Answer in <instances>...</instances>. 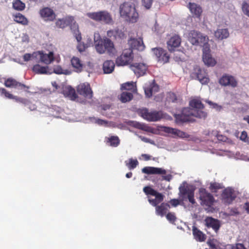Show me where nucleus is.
Here are the masks:
<instances>
[{
	"instance_id": "nucleus-1",
	"label": "nucleus",
	"mask_w": 249,
	"mask_h": 249,
	"mask_svg": "<svg viewBox=\"0 0 249 249\" xmlns=\"http://www.w3.org/2000/svg\"><path fill=\"white\" fill-rule=\"evenodd\" d=\"M190 106L192 108H184L181 114L176 116V119L181 122L191 121V117L194 116L200 119H205L207 113L201 109L204 108V105L199 99H194L190 101Z\"/></svg>"
},
{
	"instance_id": "nucleus-2",
	"label": "nucleus",
	"mask_w": 249,
	"mask_h": 249,
	"mask_svg": "<svg viewBox=\"0 0 249 249\" xmlns=\"http://www.w3.org/2000/svg\"><path fill=\"white\" fill-rule=\"evenodd\" d=\"M120 14L122 17L132 23H135L139 18V14L134 6L128 2H124L120 6Z\"/></svg>"
},
{
	"instance_id": "nucleus-3",
	"label": "nucleus",
	"mask_w": 249,
	"mask_h": 249,
	"mask_svg": "<svg viewBox=\"0 0 249 249\" xmlns=\"http://www.w3.org/2000/svg\"><path fill=\"white\" fill-rule=\"evenodd\" d=\"M94 46L97 52L103 53L106 51H109V39L106 37L102 39L99 33L94 35Z\"/></svg>"
},
{
	"instance_id": "nucleus-4",
	"label": "nucleus",
	"mask_w": 249,
	"mask_h": 249,
	"mask_svg": "<svg viewBox=\"0 0 249 249\" xmlns=\"http://www.w3.org/2000/svg\"><path fill=\"white\" fill-rule=\"evenodd\" d=\"M208 37L204 36L195 30L191 31L188 35V40L193 45H198L199 44H204L205 46H207Z\"/></svg>"
},
{
	"instance_id": "nucleus-5",
	"label": "nucleus",
	"mask_w": 249,
	"mask_h": 249,
	"mask_svg": "<svg viewBox=\"0 0 249 249\" xmlns=\"http://www.w3.org/2000/svg\"><path fill=\"white\" fill-rule=\"evenodd\" d=\"M139 114L145 120L150 122H156L163 117L161 111H149L147 108H142L139 110Z\"/></svg>"
},
{
	"instance_id": "nucleus-6",
	"label": "nucleus",
	"mask_w": 249,
	"mask_h": 249,
	"mask_svg": "<svg viewBox=\"0 0 249 249\" xmlns=\"http://www.w3.org/2000/svg\"><path fill=\"white\" fill-rule=\"evenodd\" d=\"M143 191L146 195L155 196V199H148V201L153 206H156L163 201L164 196L157 191L155 190L150 186H145L143 188Z\"/></svg>"
},
{
	"instance_id": "nucleus-7",
	"label": "nucleus",
	"mask_w": 249,
	"mask_h": 249,
	"mask_svg": "<svg viewBox=\"0 0 249 249\" xmlns=\"http://www.w3.org/2000/svg\"><path fill=\"white\" fill-rule=\"evenodd\" d=\"M195 190V188L193 186H181L179 187V195L182 199L187 198L191 203L194 204L196 203L194 198Z\"/></svg>"
},
{
	"instance_id": "nucleus-8",
	"label": "nucleus",
	"mask_w": 249,
	"mask_h": 249,
	"mask_svg": "<svg viewBox=\"0 0 249 249\" xmlns=\"http://www.w3.org/2000/svg\"><path fill=\"white\" fill-rule=\"evenodd\" d=\"M199 198L201 201L200 204L201 205L209 207L213 205L215 201L213 195L208 192L206 189L204 188H199Z\"/></svg>"
},
{
	"instance_id": "nucleus-9",
	"label": "nucleus",
	"mask_w": 249,
	"mask_h": 249,
	"mask_svg": "<svg viewBox=\"0 0 249 249\" xmlns=\"http://www.w3.org/2000/svg\"><path fill=\"white\" fill-rule=\"evenodd\" d=\"M133 59V50L131 48L126 49L123 51L122 54L116 59V63L118 66H124L130 64Z\"/></svg>"
},
{
	"instance_id": "nucleus-10",
	"label": "nucleus",
	"mask_w": 249,
	"mask_h": 249,
	"mask_svg": "<svg viewBox=\"0 0 249 249\" xmlns=\"http://www.w3.org/2000/svg\"><path fill=\"white\" fill-rule=\"evenodd\" d=\"M191 77L192 79H197L202 85L207 84L210 81L207 73L198 66L194 68Z\"/></svg>"
},
{
	"instance_id": "nucleus-11",
	"label": "nucleus",
	"mask_w": 249,
	"mask_h": 249,
	"mask_svg": "<svg viewBox=\"0 0 249 249\" xmlns=\"http://www.w3.org/2000/svg\"><path fill=\"white\" fill-rule=\"evenodd\" d=\"M130 69L138 77L144 75L148 70V65L143 62H133L130 64Z\"/></svg>"
},
{
	"instance_id": "nucleus-12",
	"label": "nucleus",
	"mask_w": 249,
	"mask_h": 249,
	"mask_svg": "<svg viewBox=\"0 0 249 249\" xmlns=\"http://www.w3.org/2000/svg\"><path fill=\"white\" fill-rule=\"evenodd\" d=\"M87 15L90 19L97 22L107 23L109 21V13L106 11L88 13Z\"/></svg>"
},
{
	"instance_id": "nucleus-13",
	"label": "nucleus",
	"mask_w": 249,
	"mask_h": 249,
	"mask_svg": "<svg viewBox=\"0 0 249 249\" xmlns=\"http://www.w3.org/2000/svg\"><path fill=\"white\" fill-rule=\"evenodd\" d=\"M4 85L9 88H14L18 90L25 91L29 92L28 89L30 88L29 86L17 81L13 78H9L5 80Z\"/></svg>"
},
{
	"instance_id": "nucleus-14",
	"label": "nucleus",
	"mask_w": 249,
	"mask_h": 249,
	"mask_svg": "<svg viewBox=\"0 0 249 249\" xmlns=\"http://www.w3.org/2000/svg\"><path fill=\"white\" fill-rule=\"evenodd\" d=\"M181 43L180 36L178 35H174L167 41V47L168 51L171 53L176 51V49L180 46Z\"/></svg>"
},
{
	"instance_id": "nucleus-15",
	"label": "nucleus",
	"mask_w": 249,
	"mask_h": 249,
	"mask_svg": "<svg viewBox=\"0 0 249 249\" xmlns=\"http://www.w3.org/2000/svg\"><path fill=\"white\" fill-rule=\"evenodd\" d=\"M77 93L89 99H91L93 96V92L90 86L88 83H82L79 84L77 87Z\"/></svg>"
},
{
	"instance_id": "nucleus-16",
	"label": "nucleus",
	"mask_w": 249,
	"mask_h": 249,
	"mask_svg": "<svg viewBox=\"0 0 249 249\" xmlns=\"http://www.w3.org/2000/svg\"><path fill=\"white\" fill-rule=\"evenodd\" d=\"M152 50L159 62L163 64L169 62L170 56L165 50L161 48H155Z\"/></svg>"
},
{
	"instance_id": "nucleus-17",
	"label": "nucleus",
	"mask_w": 249,
	"mask_h": 249,
	"mask_svg": "<svg viewBox=\"0 0 249 249\" xmlns=\"http://www.w3.org/2000/svg\"><path fill=\"white\" fill-rule=\"evenodd\" d=\"M35 56H38L39 61L46 65L51 64L54 60V53L53 52H50L48 54H47L44 53L43 51H38L36 52Z\"/></svg>"
},
{
	"instance_id": "nucleus-18",
	"label": "nucleus",
	"mask_w": 249,
	"mask_h": 249,
	"mask_svg": "<svg viewBox=\"0 0 249 249\" xmlns=\"http://www.w3.org/2000/svg\"><path fill=\"white\" fill-rule=\"evenodd\" d=\"M202 59L205 64L208 66L213 67L216 63V60L212 57L210 48L206 45L203 48Z\"/></svg>"
},
{
	"instance_id": "nucleus-19",
	"label": "nucleus",
	"mask_w": 249,
	"mask_h": 249,
	"mask_svg": "<svg viewBox=\"0 0 249 249\" xmlns=\"http://www.w3.org/2000/svg\"><path fill=\"white\" fill-rule=\"evenodd\" d=\"M41 17L46 21H52L56 18V15L53 9L49 7H44L39 11Z\"/></svg>"
},
{
	"instance_id": "nucleus-20",
	"label": "nucleus",
	"mask_w": 249,
	"mask_h": 249,
	"mask_svg": "<svg viewBox=\"0 0 249 249\" xmlns=\"http://www.w3.org/2000/svg\"><path fill=\"white\" fill-rule=\"evenodd\" d=\"M219 84L223 86H230L235 88L237 86V81L235 78L229 75H223L219 80Z\"/></svg>"
},
{
	"instance_id": "nucleus-21",
	"label": "nucleus",
	"mask_w": 249,
	"mask_h": 249,
	"mask_svg": "<svg viewBox=\"0 0 249 249\" xmlns=\"http://www.w3.org/2000/svg\"><path fill=\"white\" fill-rule=\"evenodd\" d=\"M221 196L222 200L227 204H231L236 197L233 190L230 188H226L223 191Z\"/></svg>"
},
{
	"instance_id": "nucleus-22",
	"label": "nucleus",
	"mask_w": 249,
	"mask_h": 249,
	"mask_svg": "<svg viewBox=\"0 0 249 249\" xmlns=\"http://www.w3.org/2000/svg\"><path fill=\"white\" fill-rule=\"evenodd\" d=\"M128 44L130 46L131 49H136L138 51H142L145 48L142 39L139 37L138 39L135 38H131L128 41Z\"/></svg>"
},
{
	"instance_id": "nucleus-23",
	"label": "nucleus",
	"mask_w": 249,
	"mask_h": 249,
	"mask_svg": "<svg viewBox=\"0 0 249 249\" xmlns=\"http://www.w3.org/2000/svg\"><path fill=\"white\" fill-rule=\"evenodd\" d=\"M142 172L148 175H165L166 171L162 168L151 166L144 167L142 169Z\"/></svg>"
},
{
	"instance_id": "nucleus-24",
	"label": "nucleus",
	"mask_w": 249,
	"mask_h": 249,
	"mask_svg": "<svg viewBox=\"0 0 249 249\" xmlns=\"http://www.w3.org/2000/svg\"><path fill=\"white\" fill-rule=\"evenodd\" d=\"M74 20L72 16H66L62 18H59L56 20L55 25L59 28H64L70 25Z\"/></svg>"
},
{
	"instance_id": "nucleus-25",
	"label": "nucleus",
	"mask_w": 249,
	"mask_h": 249,
	"mask_svg": "<svg viewBox=\"0 0 249 249\" xmlns=\"http://www.w3.org/2000/svg\"><path fill=\"white\" fill-rule=\"evenodd\" d=\"M188 7L194 16L198 18L200 17L202 13V9L200 5L195 3L190 2Z\"/></svg>"
},
{
	"instance_id": "nucleus-26",
	"label": "nucleus",
	"mask_w": 249,
	"mask_h": 249,
	"mask_svg": "<svg viewBox=\"0 0 249 249\" xmlns=\"http://www.w3.org/2000/svg\"><path fill=\"white\" fill-rule=\"evenodd\" d=\"M205 225L208 228H213L215 232H217L220 228L219 220L212 217H207L205 220Z\"/></svg>"
},
{
	"instance_id": "nucleus-27",
	"label": "nucleus",
	"mask_w": 249,
	"mask_h": 249,
	"mask_svg": "<svg viewBox=\"0 0 249 249\" xmlns=\"http://www.w3.org/2000/svg\"><path fill=\"white\" fill-rule=\"evenodd\" d=\"M71 62L74 71L81 72L83 71L84 64L79 58L74 56L71 58Z\"/></svg>"
},
{
	"instance_id": "nucleus-28",
	"label": "nucleus",
	"mask_w": 249,
	"mask_h": 249,
	"mask_svg": "<svg viewBox=\"0 0 249 249\" xmlns=\"http://www.w3.org/2000/svg\"><path fill=\"white\" fill-rule=\"evenodd\" d=\"M63 93L66 97H68L71 100H75L77 97L74 89L71 86L65 87L63 90Z\"/></svg>"
},
{
	"instance_id": "nucleus-29",
	"label": "nucleus",
	"mask_w": 249,
	"mask_h": 249,
	"mask_svg": "<svg viewBox=\"0 0 249 249\" xmlns=\"http://www.w3.org/2000/svg\"><path fill=\"white\" fill-rule=\"evenodd\" d=\"M193 234L194 238L197 241L203 242L206 239V235L195 226H193Z\"/></svg>"
},
{
	"instance_id": "nucleus-30",
	"label": "nucleus",
	"mask_w": 249,
	"mask_h": 249,
	"mask_svg": "<svg viewBox=\"0 0 249 249\" xmlns=\"http://www.w3.org/2000/svg\"><path fill=\"white\" fill-rule=\"evenodd\" d=\"M155 207L156 214L162 217L166 213L170 205L167 203H161L160 205H157Z\"/></svg>"
},
{
	"instance_id": "nucleus-31",
	"label": "nucleus",
	"mask_w": 249,
	"mask_h": 249,
	"mask_svg": "<svg viewBox=\"0 0 249 249\" xmlns=\"http://www.w3.org/2000/svg\"><path fill=\"white\" fill-rule=\"evenodd\" d=\"M215 37L220 40L227 38L229 33L227 29H218L214 33Z\"/></svg>"
},
{
	"instance_id": "nucleus-32",
	"label": "nucleus",
	"mask_w": 249,
	"mask_h": 249,
	"mask_svg": "<svg viewBox=\"0 0 249 249\" xmlns=\"http://www.w3.org/2000/svg\"><path fill=\"white\" fill-rule=\"evenodd\" d=\"M124 32L118 29L114 30H110V37H113L115 39H122L124 37Z\"/></svg>"
},
{
	"instance_id": "nucleus-33",
	"label": "nucleus",
	"mask_w": 249,
	"mask_h": 249,
	"mask_svg": "<svg viewBox=\"0 0 249 249\" xmlns=\"http://www.w3.org/2000/svg\"><path fill=\"white\" fill-rule=\"evenodd\" d=\"M48 69V66H42L39 64L35 65L32 68L33 71L37 74H47Z\"/></svg>"
},
{
	"instance_id": "nucleus-34",
	"label": "nucleus",
	"mask_w": 249,
	"mask_h": 249,
	"mask_svg": "<svg viewBox=\"0 0 249 249\" xmlns=\"http://www.w3.org/2000/svg\"><path fill=\"white\" fill-rule=\"evenodd\" d=\"M14 20L24 25H27L28 23V19L23 15L20 13L17 14L14 16Z\"/></svg>"
},
{
	"instance_id": "nucleus-35",
	"label": "nucleus",
	"mask_w": 249,
	"mask_h": 249,
	"mask_svg": "<svg viewBox=\"0 0 249 249\" xmlns=\"http://www.w3.org/2000/svg\"><path fill=\"white\" fill-rule=\"evenodd\" d=\"M224 188L223 183L216 182H212L210 183L209 189L213 193H216L219 189Z\"/></svg>"
},
{
	"instance_id": "nucleus-36",
	"label": "nucleus",
	"mask_w": 249,
	"mask_h": 249,
	"mask_svg": "<svg viewBox=\"0 0 249 249\" xmlns=\"http://www.w3.org/2000/svg\"><path fill=\"white\" fill-rule=\"evenodd\" d=\"M133 97V94L131 92H123L120 96V100L122 103H126L131 101Z\"/></svg>"
},
{
	"instance_id": "nucleus-37",
	"label": "nucleus",
	"mask_w": 249,
	"mask_h": 249,
	"mask_svg": "<svg viewBox=\"0 0 249 249\" xmlns=\"http://www.w3.org/2000/svg\"><path fill=\"white\" fill-rule=\"evenodd\" d=\"M121 89L134 91L136 89V86L134 85V83L132 82H126L123 84L121 85Z\"/></svg>"
},
{
	"instance_id": "nucleus-38",
	"label": "nucleus",
	"mask_w": 249,
	"mask_h": 249,
	"mask_svg": "<svg viewBox=\"0 0 249 249\" xmlns=\"http://www.w3.org/2000/svg\"><path fill=\"white\" fill-rule=\"evenodd\" d=\"M166 100L168 102L178 103L179 98L172 92H169L167 94Z\"/></svg>"
},
{
	"instance_id": "nucleus-39",
	"label": "nucleus",
	"mask_w": 249,
	"mask_h": 249,
	"mask_svg": "<svg viewBox=\"0 0 249 249\" xmlns=\"http://www.w3.org/2000/svg\"><path fill=\"white\" fill-rule=\"evenodd\" d=\"M176 129L168 126H161L160 128L161 131L170 134L173 138L175 135Z\"/></svg>"
},
{
	"instance_id": "nucleus-40",
	"label": "nucleus",
	"mask_w": 249,
	"mask_h": 249,
	"mask_svg": "<svg viewBox=\"0 0 249 249\" xmlns=\"http://www.w3.org/2000/svg\"><path fill=\"white\" fill-rule=\"evenodd\" d=\"M13 6L16 10L22 11L25 8V5L20 0H15L13 3Z\"/></svg>"
},
{
	"instance_id": "nucleus-41",
	"label": "nucleus",
	"mask_w": 249,
	"mask_h": 249,
	"mask_svg": "<svg viewBox=\"0 0 249 249\" xmlns=\"http://www.w3.org/2000/svg\"><path fill=\"white\" fill-rule=\"evenodd\" d=\"M125 165L127 166L129 170L135 168L139 164L138 161L135 159L134 160L132 158L129 159V162L126 161L125 162Z\"/></svg>"
},
{
	"instance_id": "nucleus-42",
	"label": "nucleus",
	"mask_w": 249,
	"mask_h": 249,
	"mask_svg": "<svg viewBox=\"0 0 249 249\" xmlns=\"http://www.w3.org/2000/svg\"><path fill=\"white\" fill-rule=\"evenodd\" d=\"M175 53L174 54V59L176 61H183L184 59V53L182 51L176 50L175 51Z\"/></svg>"
},
{
	"instance_id": "nucleus-43",
	"label": "nucleus",
	"mask_w": 249,
	"mask_h": 249,
	"mask_svg": "<svg viewBox=\"0 0 249 249\" xmlns=\"http://www.w3.org/2000/svg\"><path fill=\"white\" fill-rule=\"evenodd\" d=\"M120 143V140L118 136H112L110 137V146L117 147Z\"/></svg>"
},
{
	"instance_id": "nucleus-44",
	"label": "nucleus",
	"mask_w": 249,
	"mask_h": 249,
	"mask_svg": "<svg viewBox=\"0 0 249 249\" xmlns=\"http://www.w3.org/2000/svg\"><path fill=\"white\" fill-rule=\"evenodd\" d=\"M0 92L1 95H4V96L10 99H13L15 96L13 94H11L9 92H8L6 89L2 88H0Z\"/></svg>"
},
{
	"instance_id": "nucleus-45",
	"label": "nucleus",
	"mask_w": 249,
	"mask_h": 249,
	"mask_svg": "<svg viewBox=\"0 0 249 249\" xmlns=\"http://www.w3.org/2000/svg\"><path fill=\"white\" fill-rule=\"evenodd\" d=\"M144 92L146 96L148 98L151 97L152 96L153 94H154L153 89H152L151 83L149 84V85L144 88Z\"/></svg>"
},
{
	"instance_id": "nucleus-46",
	"label": "nucleus",
	"mask_w": 249,
	"mask_h": 249,
	"mask_svg": "<svg viewBox=\"0 0 249 249\" xmlns=\"http://www.w3.org/2000/svg\"><path fill=\"white\" fill-rule=\"evenodd\" d=\"M16 102L22 103L24 105H28L30 103V101L27 99L18 97V96H15L14 99Z\"/></svg>"
},
{
	"instance_id": "nucleus-47",
	"label": "nucleus",
	"mask_w": 249,
	"mask_h": 249,
	"mask_svg": "<svg viewBox=\"0 0 249 249\" xmlns=\"http://www.w3.org/2000/svg\"><path fill=\"white\" fill-rule=\"evenodd\" d=\"M242 10L244 13L249 17V1H245L242 4Z\"/></svg>"
},
{
	"instance_id": "nucleus-48",
	"label": "nucleus",
	"mask_w": 249,
	"mask_h": 249,
	"mask_svg": "<svg viewBox=\"0 0 249 249\" xmlns=\"http://www.w3.org/2000/svg\"><path fill=\"white\" fill-rule=\"evenodd\" d=\"M153 0H142V5L147 9H149L152 5Z\"/></svg>"
},
{
	"instance_id": "nucleus-49",
	"label": "nucleus",
	"mask_w": 249,
	"mask_h": 249,
	"mask_svg": "<svg viewBox=\"0 0 249 249\" xmlns=\"http://www.w3.org/2000/svg\"><path fill=\"white\" fill-rule=\"evenodd\" d=\"M73 34L76 39L77 42H80L82 40L81 34L78 30V28L73 30Z\"/></svg>"
},
{
	"instance_id": "nucleus-50",
	"label": "nucleus",
	"mask_w": 249,
	"mask_h": 249,
	"mask_svg": "<svg viewBox=\"0 0 249 249\" xmlns=\"http://www.w3.org/2000/svg\"><path fill=\"white\" fill-rule=\"evenodd\" d=\"M166 217L168 220L172 223H174L176 220V216L174 213H169L166 214Z\"/></svg>"
},
{
	"instance_id": "nucleus-51",
	"label": "nucleus",
	"mask_w": 249,
	"mask_h": 249,
	"mask_svg": "<svg viewBox=\"0 0 249 249\" xmlns=\"http://www.w3.org/2000/svg\"><path fill=\"white\" fill-rule=\"evenodd\" d=\"M36 55V52H35L32 54H30V53H25L23 55L24 61H26V62L28 61L31 59V58L32 57H36L35 56Z\"/></svg>"
},
{
	"instance_id": "nucleus-52",
	"label": "nucleus",
	"mask_w": 249,
	"mask_h": 249,
	"mask_svg": "<svg viewBox=\"0 0 249 249\" xmlns=\"http://www.w3.org/2000/svg\"><path fill=\"white\" fill-rule=\"evenodd\" d=\"M78 44L77 46V49L80 52H83L85 51L86 48L85 44L81 41L78 42Z\"/></svg>"
},
{
	"instance_id": "nucleus-53",
	"label": "nucleus",
	"mask_w": 249,
	"mask_h": 249,
	"mask_svg": "<svg viewBox=\"0 0 249 249\" xmlns=\"http://www.w3.org/2000/svg\"><path fill=\"white\" fill-rule=\"evenodd\" d=\"M103 69L104 73H109V60H107L104 63Z\"/></svg>"
},
{
	"instance_id": "nucleus-54",
	"label": "nucleus",
	"mask_w": 249,
	"mask_h": 249,
	"mask_svg": "<svg viewBox=\"0 0 249 249\" xmlns=\"http://www.w3.org/2000/svg\"><path fill=\"white\" fill-rule=\"evenodd\" d=\"M190 137V135L186 133V132L182 131L179 130L178 131V138H189Z\"/></svg>"
},
{
	"instance_id": "nucleus-55",
	"label": "nucleus",
	"mask_w": 249,
	"mask_h": 249,
	"mask_svg": "<svg viewBox=\"0 0 249 249\" xmlns=\"http://www.w3.org/2000/svg\"><path fill=\"white\" fill-rule=\"evenodd\" d=\"M53 72L57 74L64 73L63 70L60 66H57L53 68Z\"/></svg>"
},
{
	"instance_id": "nucleus-56",
	"label": "nucleus",
	"mask_w": 249,
	"mask_h": 249,
	"mask_svg": "<svg viewBox=\"0 0 249 249\" xmlns=\"http://www.w3.org/2000/svg\"><path fill=\"white\" fill-rule=\"evenodd\" d=\"M109 45H110V56L111 54H112V55H115L117 51L114 48L113 43L112 41H111L110 40Z\"/></svg>"
},
{
	"instance_id": "nucleus-57",
	"label": "nucleus",
	"mask_w": 249,
	"mask_h": 249,
	"mask_svg": "<svg viewBox=\"0 0 249 249\" xmlns=\"http://www.w3.org/2000/svg\"><path fill=\"white\" fill-rule=\"evenodd\" d=\"M95 122L100 125L107 126L108 122L104 120L98 119L96 120Z\"/></svg>"
},
{
	"instance_id": "nucleus-58",
	"label": "nucleus",
	"mask_w": 249,
	"mask_h": 249,
	"mask_svg": "<svg viewBox=\"0 0 249 249\" xmlns=\"http://www.w3.org/2000/svg\"><path fill=\"white\" fill-rule=\"evenodd\" d=\"M151 85L152 86V89H153V93H155L157 92L159 90V86L155 84V82H152L151 83Z\"/></svg>"
},
{
	"instance_id": "nucleus-59",
	"label": "nucleus",
	"mask_w": 249,
	"mask_h": 249,
	"mask_svg": "<svg viewBox=\"0 0 249 249\" xmlns=\"http://www.w3.org/2000/svg\"><path fill=\"white\" fill-rule=\"evenodd\" d=\"M247 138H248L247 132L245 131H243V132H242L240 137V140L244 142H246Z\"/></svg>"
},
{
	"instance_id": "nucleus-60",
	"label": "nucleus",
	"mask_w": 249,
	"mask_h": 249,
	"mask_svg": "<svg viewBox=\"0 0 249 249\" xmlns=\"http://www.w3.org/2000/svg\"><path fill=\"white\" fill-rule=\"evenodd\" d=\"M170 203L173 207H176L179 204V200L177 199H172L170 201Z\"/></svg>"
},
{
	"instance_id": "nucleus-61",
	"label": "nucleus",
	"mask_w": 249,
	"mask_h": 249,
	"mask_svg": "<svg viewBox=\"0 0 249 249\" xmlns=\"http://www.w3.org/2000/svg\"><path fill=\"white\" fill-rule=\"evenodd\" d=\"M231 249H246L242 244H237L232 247Z\"/></svg>"
},
{
	"instance_id": "nucleus-62",
	"label": "nucleus",
	"mask_w": 249,
	"mask_h": 249,
	"mask_svg": "<svg viewBox=\"0 0 249 249\" xmlns=\"http://www.w3.org/2000/svg\"><path fill=\"white\" fill-rule=\"evenodd\" d=\"M26 106H28L29 109L31 110H35L36 109V107L35 105L31 104V102L30 101V103L28 105H26Z\"/></svg>"
},
{
	"instance_id": "nucleus-63",
	"label": "nucleus",
	"mask_w": 249,
	"mask_h": 249,
	"mask_svg": "<svg viewBox=\"0 0 249 249\" xmlns=\"http://www.w3.org/2000/svg\"><path fill=\"white\" fill-rule=\"evenodd\" d=\"M142 157L145 160H149L151 159V156L146 154H143L142 155Z\"/></svg>"
},
{
	"instance_id": "nucleus-64",
	"label": "nucleus",
	"mask_w": 249,
	"mask_h": 249,
	"mask_svg": "<svg viewBox=\"0 0 249 249\" xmlns=\"http://www.w3.org/2000/svg\"><path fill=\"white\" fill-rule=\"evenodd\" d=\"M245 209L247 213H249V202H247L245 204Z\"/></svg>"
}]
</instances>
